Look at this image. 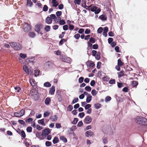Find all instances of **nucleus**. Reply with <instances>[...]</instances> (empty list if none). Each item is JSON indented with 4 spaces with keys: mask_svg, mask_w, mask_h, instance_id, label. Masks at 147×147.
<instances>
[{
    "mask_svg": "<svg viewBox=\"0 0 147 147\" xmlns=\"http://www.w3.org/2000/svg\"><path fill=\"white\" fill-rule=\"evenodd\" d=\"M135 121L139 124L144 126L147 125V119L144 117L142 116H138L137 117Z\"/></svg>",
    "mask_w": 147,
    "mask_h": 147,
    "instance_id": "f257e3e1",
    "label": "nucleus"
},
{
    "mask_svg": "<svg viewBox=\"0 0 147 147\" xmlns=\"http://www.w3.org/2000/svg\"><path fill=\"white\" fill-rule=\"evenodd\" d=\"M10 46L16 51L20 50L22 48V46L21 44L18 42H11L9 43Z\"/></svg>",
    "mask_w": 147,
    "mask_h": 147,
    "instance_id": "f03ea898",
    "label": "nucleus"
},
{
    "mask_svg": "<svg viewBox=\"0 0 147 147\" xmlns=\"http://www.w3.org/2000/svg\"><path fill=\"white\" fill-rule=\"evenodd\" d=\"M51 134V131L49 128H47L42 131V136L46 137L47 136Z\"/></svg>",
    "mask_w": 147,
    "mask_h": 147,
    "instance_id": "7ed1b4c3",
    "label": "nucleus"
},
{
    "mask_svg": "<svg viewBox=\"0 0 147 147\" xmlns=\"http://www.w3.org/2000/svg\"><path fill=\"white\" fill-rule=\"evenodd\" d=\"M42 28V24L39 23L35 25L34 30L38 34L41 30Z\"/></svg>",
    "mask_w": 147,
    "mask_h": 147,
    "instance_id": "20e7f679",
    "label": "nucleus"
},
{
    "mask_svg": "<svg viewBox=\"0 0 147 147\" xmlns=\"http://www.w3.org/2000/svg\"><path fill=\"white\" fill-rule=\"evenodd\" d=\"M92 119L91 117L89 116H87L84 120V122L86 124H89L92 121Z\"/></svg>",
    "mask_w": 147,
    "mask_h": 147,
    "instance_id": "39448f33",
    "label": "nucleus"
},
{
    "mask_svg": "<svg viewBox=\"0 0 147 147\" xmlns=\"http://www.w3.org/2000/svg\"><path fill=\"white\" fill-rule=\"evenodd\" d=\"M53 66V63L49 61H47L44 64V66L47 69L49 68H51Z\"/></svg>",
    "mask_w": 147,
    "mask_h": 147,
    "instance_id": "423d86ee",
    "label": "nucleus"
},
{
    "mask_svg": "<svg viewBox=\"0 0 147 147\" xmlns=\"http://www.w3.org/2000/svg\"><path fill=\"white\" fill-rule=\"evenodd\" d=\"M82 6L86 10L88 9V10H89V9H88L91 6H92L93 5H92L89 6H87L86 5V2L85 1V0H82Z\"/></svg>",
    "mask_w": 147,
    "mask_h": 147,
    "instance_id": "0eeeda50",
    "label": "nucleus"
},
{
    "mask_svg": "<svg viewBox=\"0 0 147 147\" xmlns=\"http://www.w3.org/2000/svg\"><path fill=\"white\" fill-rule=\"evenodd\" d=\"M25 25L26 26L24 29V31L26 32H28L30 30L31 28V26L28 23H26Z\"/></svg>",
    "mask_w": 147,
    "mask_h": 147,
    "instance_id": "6e6552de",
    "label": "nucleus"
},
{
    "mask_svg": "<svg viewBox=\"0 0 147 147\" xmlns=\"http://www.w3.org/2000/svg\"><path fill=\"white\" fill-rule=\"evenodd\" d=\"M31 96L33 97L34 101L38 100L40 98L39 94L38 92H37L35 94H31Z\"/></svg>",
    "mask_w": 147,
    "mask_h": 147,
    "instance_id": "1a4fd4ad",
    "label": "nucleus"
},
{
    "mask_svg": "<svg viewBox=\"0 0 147 147\" xmlns=\"http://www.w3.org/2000/svg\"><path fill=\"white\" fill-rule=\"evenodd\" d=\"M53 20L49 16H47L46 18L45 22L48 24H50L52 23Z\"/></svg>",
    "mask_w": 147,
    "mask_h": 147,
    "instance_id": "9d476101",
    "label": "nucleus"
},
{
    "mask_svg": "<svg viewBox=\"0 0 147 147\" xmlns=\"http://www.w3.org/2000/svg\"><path fill=\"white\" fill-rule=\"evenodd\" d=\"M94 134V133L91 130H88L85 133V136L87 137H89V136H92Z\"/></svg>",
    "mask_w": 147,
    "mask_h": 147,
    "instance_id": "9b49d317",
    "label": "nucleus"
},
{
    "mask_svg": "<svg viewBox=\"0 0 147 147\" xmlns=\"http://www.w3.org/2000/svg\"><path fill=\"white\" fill-rule=\"evenodd\" d=\"M99 18L103 21H105L107 20V18L106 15L102 14L99 16Z\"/></svg>",
    "mask_w": 147,
    "mask_h": 147,
    "instance_id": "f8f14e48",
    "label": "nucleus"
},
{
    "mask_svg": "<svg viewBox=\"0 0 147 147\" xmlns=\"http://www.w3.org/2000/svg\"><path fill=\"white\" fill-rule=\"evenodd\" d=\"M55 91V87L53 86L50 88L49 91V93L51 94V95H53Z\"/></svg>",
    "mask_w": 147,
    "mask_h": 147,
    "instance_id": "ddd939ff",
    "label": "nucleus"
},
{
    "mask_svg": "<svg viewBox=\"0 0 147 147\" xmlns=\"http://www.w3.org/2000/svg\"><path fill=\"white\" fill-rule=\"evenodd\" d=\"M29 37L31 38H33L35 37L36 36L35 34L33 32H30L28 34Z\"/></svg>",
    "mask_w": 147,
    "mask_h": 147,
    "instance_id": "4468645a",
    "label": "nucleus"
},
{
    "mask_svg": "<svg viewBox=\"0 0 147 147\" xmlns=\"http://www.w3.org/2000/svg\"><path fill=\"white\" fill-rule=\"evenodd\" d=\"M38 123L43 126H45V124L44 122V119L43 118L40 120L38 121Z\"/></svg>",
    "mask_w": 147,
    "mask_h": 147,
    "instance_id": "2eb2a0df",
    "label": "nucleus"
},
{
    "mask_svg": "<svg viewBox=\"0 0 147 147\" xmlns=\"http://www.w3.org/2000/svg\"><path fill=\"white\" fill-rule=\"evenodd\" d=\"M36 56L29 57L28 58V61L29 63H34V60L35 59Z\"/></svg>",
    "mask_w": 147,
    "mask_h": 147,
    "instance_id": "dca6fc26",
    "label": "nucleus"
},
{
    "mask_svg": "<svg viewBox=\"0 0 147 147\" xmlns=\"http://www.w3.org/2000/svg\"><path fill=\"white\" fill-rule=\"evenodd\" d=\"M118 75V78H120L124 75V71L123 70H121L120 72L117 73Z\"/></svg>",
    "mask_w": 147,
    "mask_h": 147,
    "instance_id": "f3484780",
    "label": "nucleus"
},
{
    "mask_svg": "<svg viewBox=\"0 0 147 147\" xmlns=\"http://www.w3.org/2000/svg\"><path fill=\"white\" fill-rule=\"evenodd\" d=\"M92 96L90 95L88 96H87L86 99V102L87 103H89L92 100Z\"/></svg>",
    "mask_w": 147,
    "mask_h": 147,
    "instance_id": "a211bd4d",
    "label": "nucleus"
},
{
    "mask_svg": "<svg viewBox=\"0 0 147 147\" xmlns=\"http://www.w3.org/2000/svg\"><path fill=\"white\" fill-rule=\"evenodd\" d=\"M52 142L54 144H55L59 142V139L57 137L55 136L54 137Z\"/></svg>",
    "mask_w": 147,
    "mask_h": 147,
    "instance_id": "6ab92c4d",
    "label": "nucleus"
},
{
    "mask_svg": "<svg viewBox=\"0 0 147 147\" xmlns=\"http://www.w3.org/2000/svg\"><path fill=\"white\" fill-rule=\"evenodd\" d=\"M57 94V98L59 101V102H61L63 100V97L61 95V94L59 93Z\"/></svg>",
    "mask_w": 147,
    "mask_h": 147,
    "instance_id": "aec40b11",
    "label": "nucleus"
},
{
    "mask_svg": "<svg viewBox=\"0 0 147 147\" xmlns=\"http://www.w3.org/2000/svg\"><path fill=\"white\" fill-rule=\"evenodd\" d=\"M51 101V99L49 97H47L45 101V104L46 105H48Z\"/></svg>",
    "mask_w": 147,
    "mask_h": 147,
    "instance_id": "412c9836",
    "label": "nucleus"
},
{
    "mask_svg": "<svg viewBox=\"0 0 147 147\" xmlns=\"http://www.w3.org/2000/svg\"><path fill=\"white\" fill-rule=\"evenodd\" d=\"M71 59L70 58L68 57H65L64 58V60H63V61L65 62L69 63V62L71 61Z\"/></svg>",
    "mask_w": 147,
    "mask_h": 147,
    "instance_id": "4be33fe9",
    "label": "nucleus"
},
{
    "mask_svg": "<svg viewBox=\"0 0 147 147\" xmlns=\"http://www.w3.org/2000/svg\"><path fill=\"white\" fill-rule=\"evenodd\" d=\"M60 139L65 143H67V139L66 138H65L64 136H61L60 137Z\"/></svg>",
    "mask_w": 147,
    "mask_h": 147,
    "instance_id": "5701e85b",
    "label": "nucleus"
},
{
    "mask_svg": "<svg viewBox=\"0 0 147 147\" xmlns=\"http://www.w3.org/2000/svg\"><path fill=\"white\" fill-rule=\"evenodd\" d=\"M94 107L96 109H100L101 106V105L99 103H97L95 104L94 105Z\"/></svg>",
    "mask_w": 147,
    "mask_h": 147,
    "instance_id": "b1692460",
    "label": "nucleus"
},
{
    "mask_svg": "<svg viewBox=\"0 0 147 147\" xmlns=\"http://www.w3.org/2000/svg\"><path fill=\"white\" fill-rule=\"evenodd\" d=\"M78 120H79L78 118H74V120L71 122V123L72 124L75 125L77 123Z\"/></svg>",
    "mask_w": 147,
    "mask_h": 147,
    "instance_id": "393cba45",
    "label": "nucleus"
},
{
    "mask_svg": "<svg viewBox=\"0 0 147 147\" xmlns=\"http://www.w3.org/2000/svg\"><path fill=\"white\" fill-rule=\"evenodd\" d=\"M33 5V3L31 1V0H27V5L28 6L30 7H31L32 5Z\"/></svg>",
    "mask_w": 147,
    "mask_h": 147,
    "instance_id": "a878e982",
    "label": "nucleus"
},
{
    "mask_svg": "<svg viewBox=\"0 0 147 147\" xmlns=\"http://www.w3.org/2000/svg\"><path fill=\"white\" fill-rule=\"evenodd\" d=\"M41 136H42V134L40 132H38L36 134V137L37 138H39L40 140H42L43 139L40 138Z\"/></svg>",
    "mask_w": 147,
    "mask_h": 147,
    "instance_id": "bb28decb",
    "label": "nucleus"
},
{
    "mask_svg": "<svg viewBox=\"0 0 147 147\" xmlns=\"http://www.w3.org/2000/svg\"><path fill=\"white\" fill-rule=\"evenodd\" d=\"M24 70L28 74H29V70L28 68L25 65H24L23 67Z\"/></svg>",
    "mask_w": 147,
    "mask_h": 147,
    "instance_id": "cd10ccee",
    "label": "nucleus"
},
{
    "mask_svg": "<svg viewBox=\"0 0 147 147\" xmlns=\"http://www.w3.org/2000/svg\"><path fill=\"white\" fill-rule=\"evenodd\" d=\"M51 84L49 82H46L44 84V86L46 87H49L51 86Z\"/></svg>",
    "mask_w": 147,
    "mask_h": 147,
    "instance_id": "c85d7f7f",
    "label": "nucleus"
},
{
    "mask_svg": "<svg viewBox=\"0 0 147 147\" xmlns=\"http://www.w3.org/2000/svg\"><path fill=\"white\" fill-rule=\"evenodd\" d=\"M51 29V27L49 25H46L44 28L45 30L47 32H48L50 31Z\"/></svg>",
    "mask_w": 147,
    "mask_h": 147,
    "instance_id": "c756f323",
    "label": "nucleus"
},
{
    "mask_svg": "<svg viewBox=\"0 0 147 147\" xmlns=\"http://www.w3.org/2000/svg\"><path fill=\"white\" fill-rule=\"evenodd\" d=\"M95 65V64L94 62L92 61H90V63L88 64V66L90 67H94Z\"/></svg>",
    "mask_w": 147,
    "mask_h": 147,
    "instance_id": "7c9ffc66",
    "label": "nucleus"
},
{
    "mask_svg": "<svg viewBox=\"0 0 147 147\" xmlns=\"http://www.w3.org/2000/svg\"><path fill=\"white\" fill-rule=\"evenodd\" d=\"M117 102H123L124 99L121 97H118L116 99Z\"/></svg>",
    "mask_w": 147,
    "mask_h": 147,
    "instance_id": "2f4dec72",
    "label": "nucleus"
},
{
    "mask_svg": "<svg viewBox=\"0 0 147 147\" xmlns=\"http://www.w3.org/2000/svg\"><path fill=\"white\" fill-rule=\"evenodd\" d=\"M37 92H38L37 90L35 89H32V90H31L30 91V93H31V94H35L36 93H37Z\"/></svg>",
    "mask_w": 147,
    "mask_h": 147,
    "instance_id": "473e14b6",
    "label": "nucleus"
},
{
    "mask_svg": "<svg viewBox=\"0 0 147 147\" xmlns=\"http://www.w3.org/2000/svg\"><path fill=\"white\" fill-rule=\"evenodd\" d=\"M20 116H22L25 115V111L24 109H23L21 110L20 112Z\"/></svg>",
    "mask_w": 147,
    "mask_h": 147,
    "instance_id": "72a5a7b5",
    "label": "nucleus"
},
{
    "mask_svg": "<svg viewBox=\"0 0 147 147\" xmlns=\"http://www.w3.org/2000/svg\"><path fill=\"white\" fill-rule=\"evenodd\" d=\"M123 63L121 61V59H119L117 61V65L120 66H122L123 64Z\"/></svg>",
    "mask_w": 147,
    "mask_h": 147,
    "instance_id": "f704fd0d",
    "label": "nucleus"
},
{
    "mask_svg": "<svg viewBox=\"0 0 147 147\" xmlns=\"http://www.w3.org/2000/svg\"><path fill=\"white\" fill-rule=\"evenodd\" d=\"M50 113L48 111L44 112L43 114V116L45 117H47L50 115Z\"/></svg>",
    "mask_w": 147,
    "mask_h": 147,
    "instance_id": "c9c22d12",
    "label": "nucleus"
},
{
    "mask_svg": "<svg viewBox=\"0 0 147 147\" xmlns=\"http://www.w3.org/2000/svg\"><path fill=\"white\" fill-rule=\"evenodd\" d=\"M132 84L134 87H136L138 84V82L137 81H133L131 82Z\"/></svg>",
    "mask_w": 147,
    "mask_h": 147,
    "instance_id": "e433bc0d",
    "label": "nucleus"
},
{
    "mask_svg": "<svg viewBox=\"0 0 147 147\" xmlns=\"http://www.w3.org/2000/svg\"><path fill=\"white\" fill-rule=\"evenodd\" d=\"M67 111H71L73 109V107L71 105H69L67 107Z\"/></svg>",
    "mask_w": 147,
    "mask_h": 147,
    "instance_id": "4c0bfd02",
    "label": "nucleus"
},
{
    "mask_svg": "<svg viewBox=\"0 0 147 147\" xmlns=\"http://www.w3.org/2000/svg\"><path fill=\"white\" fill-rule=\"evenodd\" d=\"M78 101V97L74 98L72 102V104H74L77 102Z\"/></svg>",
    "mask_w": 147,
    "mask_h": 147,
    "instance_id": "58836bf2",
    "label": "nucleus"
},
{
    "mask_svg": "<svg viewBox=\"0 0 147 147\" xmlns=\"http://www.w3.org/2000/svg\"><path fill=\"white\" fill-rule=\"evenodd\" d=\"M21 136L23 138H24L26 137V135L24 131L22 130V131L20 133Z\"/></svg>",
    "mask_w": 147,
    "mask_h": 147,
    "instance_id": "ea45409f",
    "label": "nucleus"
},
{
    "mask_svg": "<svg viewBox=\"0 0 147 147\" xmlns=\"http://www.w3.org/2000/svg\"><path fill=\"white\" fill-rule=\"evenodd\" d=\"M32 127L31 126L28 127L26 128V131L30 133L32 131Z\"/></svg>",
    "mask_w": 147,
    "mask_h": 147,
    "instance_id": "a19ab883",
    "label": "nucleus"
},
{
    "mask_svg": "<svg viewBox=\"0 0 147 147\" xmlns=\"http://www.w3.org/2000/svg\"><path fill=\"white\" fill-rule=\"evenodd\" d=\"M20 56L22 58L24 59L27 56L26 54L20 53Z\"/></svg>",
    "mask_w": 147,
    "mask_h": 147,
    "instance_id": "79ce46f5",
    "label": "nucleus"
},
{
    "mask_svg": "<svg viewBox=\"0 0 147 147\" xmlns=\"http://www.w3.org/2000/svg\"><path fill=\"white\" fill-rule=\"evenodd\" d=\"M91 6V7H91L90 10L92 12H94V11H95L96 10V8H98V7L96 6Z\"/></svg>",
    "mask_w": 147,
    "mask_h": 147,
    "instance_id": "37998d69",
    "label": "nucleus"
},
{
    "mask_svg": "<svg viewBox=\"0 0 147 147\" xmlns=\"http://www.w3.org/2000/svg\"><path fill=\"white\" fill-rule=\"evenodd\" d=\"M33 119L31 117L28 118L25 121L26 123H30L32 122L33 121Z\"/></svg>",
    "mask_w": 147,
    "mask_h": 147,
    "instance_id": "c03bdc74",
    "label": "nucleus"
},
{
    "mask_svg": "<svg viewBox=\"0 0 147 147\" xmlns=\"http://www.w3.org/2000/svg\"><path fill=\"white\" fill-rule=\"evenodd\" d=\"M45 144L46 146L49 147L51 145L52 143L50 142L47 141L45 142Z\"/></svg>",
    "mask_w": 147,
    "mask_h": 147,
    "instance_id": "a18cd8bd",
    "label": "nucleus"
},
{
    "mask_svg": "<svg viewBox=\"0 0 147 147\" xmlns=\"http://www.w3.org/2000/svg\"><path fill=\"white\" fill-rule=\"evenodd\" d=\"M77 129L76 127V125H73L70 128V130L71 131H74Z\"/></svg>",
    "mask_w": 147,
    "mask_h": 147,
    "instance_id": "49530a36",
    "label": "nucleus"
},
{
    "mask_svg": "<svg viewBox=\"0 0 147 147\" xmlns=\"http://www.w3.org/2000/svg\"><path fill=\"white\" fill-rule=\"evenodd\" d=\"M89 42L92 43H94L95 42V39L93 37H91L89 39Z\"/></svg>",
    "mask_w": 147,
    "mask_h": 147,
    "instance_id": "de8ad7c7",
    "label": "nucleus"
},
{
    "mask_svg": "<svg viewBox=\"0 0 147 147\" xmlns=\"http://www.w3.org/2000/svg\"><path fill=\"white\" fill-rule=\"evenodd\" d=\"M14 116L16 117H20V112H15L13 113Z\"/></svg>",
    "mask_w": 147,
    "mask_h": 147,
    "instance_id": "09e8293b",
    "label": "nucleus"
},
{
    "mask_svg": "<svg viewBox=\"0 0 147 147\" xmlns=\"http://www.w3.org/2000/svg\"><path fill=\"white\" fill-rule=\"evenodd\" d=\"M85 90L89 92L91 90V88L90 86H86L85 88Z\"/></svg>",
    "mask_w": 147,
    "mask_h": 147,
    "instance_id": "8fccbe9b",
    "label": "nucleus"
},
{
    "mask_svg": "<svg viewBox=\"0 0 147 147\" xmlns=\"http://www.w3.org/2000/svg\"><path fill=\"white\" fill-rule=\"evenodd\" d=\"M111 97L109 96H107L105 98V101L106 102L109 101L111 100Z\"/></svg>",
    "mask_w": 147,
    "mask_h": 147,
    "instance_id": "3c124183",
    "label": "nucleus"
},
{
    "mask_svg": "<svg viewBox=\"0 0 147 147\" xmlns=\"http://www.w3.org/2000/svg\"><path fill=\"white\" fill-rule=\"evenodd\" d=\"M39 71L38 70H34V76L36 77L39 75Z\"/></svg>",
    "mask_w": 147,
    "mask_h": 147,
    "instance_id": "603ef678",
    "label": "nucleus"
},
{
    "mask_svg": "<svg viewBox=\"0 0 147 147\" xmlns=\"http://www.w3.org/2000/svg\"><path fill=\"white\" fill-rule=\"evenodd\" d=\"M103 31V28L102 27H100L98 28L97 30V33L99 34H101Z\"/></svg>",
    "mask_w": 147,
    "mask_h": 147,
    "instance_id": "864d4df0",
    "label": "nucleus"
},
{
    "mask_svg": "<svg viewBox=\"0 0 147 147\" xmlns=\"http://www.w3.org/2000/svg\"><path fill=\"white\" fill-rule=\"evenodd\" d=\"M48 7L47 5H44L43 8V11H44L46 12L48 10Z\"/></svg>",
    "mask_w": 147,
    "mask_h": 147,
    "instance_id": "5fc2aeb1",
    "label": "nucleus"
},
{
    "mask_svg": "<svg viewBox=\"0 0 147 147\" xmlns=\"http://www.w3.org/2000/svg\"><path fill=\"white\" fill-rule=\"evenodd\" d=\"M85 113L84 112H82L80 113L79 114L78 116L80 118H82L85 116Z\"/></svg>",
    "mask_w": 147,
    "mask_h": 147,
    "instance_id": "6e6d98bb",
    "label": "nucleus"
},
{
    "mask_svg": "<svg viewBox=\"0 0 147 147\" xmlns=\"http://www.w3.org/2000/svg\"><path fill=\"white\" fill-rule=\"evenodd\" d=\"M35 82V80L34 79H30V82L32 85V86H35V83L34 82Z\"/></svg>",
    "mask_w": 147,
    "mask_h": 147,
    "instance_id": "4d7b16f0",
    "label": "nucleus"
},
{
    "mask_svg": "<svg viewBox=\"0 0 147 147\" xmlns=\"http://www.w3.org/2000/svg\"><path fill=\"white\" fill-rule=\"evenodd\" d=\"M98 48V45L97 44H95L93 45L92 46V48L94 49H97Z\"/></svg>",
    "mask_w": 147,
    "mask_h": 147,
    "instance_id": "13d9d810",
    "label": "nucleus"
},
{
    "mask_svg": "<svg viewBox=\"0 0 147 147\" xmlns=\"http://www.w3.org/2000/svg\"><path fill=\"white\" fill-rule=\"evenodd\" d=\"M109 83L110 84H115V80L114 79H111L109 81Z\"/></svg>",
    "mask_w": 147,
    "mask_h": 147,
    "instance_id": "bf43d9fd",
    "label": "nucleus"
},
{
    "mask_svg": "<svg viewBox=\"0 0 147 147\" xmlns=\"http://www.w3.org/2000/svg\"><path fill=\"white\" fill-rule=\"evenodd\" d=\"M53 117H54V118L52 117V118H50L52 120V121H56L57 120V118H58V117L57 116V115H55L53 116Z\"/></svg>",
    "mask_w": 147,
    "mask_h": 147,
    "instance_id": "052dcab7",
    "label": "nucleus"
},
{
    "mask_svg": "<svg viewBox=\"0 0 147 147\" xmlns=\"http://www.w3.org/2000/svg\"><path fill=\"white\" fill-rule=\"evenodd\" d=\"M65 23V22L64 20L62 19L59 21V24L60 25H63Z\"/></svg>",
    "mask_w": 147,
    "mask_h": 147,
    "instance_id": "680f3d73",
    "label": "nucleus"
},
{
    "mask_svg": "<svg viewBox=\"0 0 147 147\" xmlns=\"http://www.w3.org/2000/svg\"><path fill=\"white\" fill-rule=\"evenodd\" d=\"M91 94L92 96H94L97 94V93L95 89H93L91 91Z\"/></svg>",
    "mask_w": 147,
    "mask_h": 147,
    "instance_id": "e2e57ef3",
    "label": "nucleus"
},
{
    "mask_svg": "<svg viewBox=\"0 0 147 147\" xmlns=\"http://www.w3.org/2000/svg\"><path fill=\"white\" fill-rule=\"evenodd\" d=\"M81 2V0H74V3L78 5H80Z\"/></svg>",
    "mask_w": 147,
    "mask_h": 147,
    "instance_id": "0e129e2a",
    "label": "nucleus"
},
{
    "mask_svg": "<svg viewBox=\"0 0 147 147\" xmlns=\"http://www.w3.org/2000/svg\"><path fill=\"white\" fill-rule=\"evenodd\" d=\"M80 36V35L79 34H77L74 36V38L77 40L78 39Z\"/></svg>",
    "mask_w": 147,
    "mask_h": 147,
    "instance_id": "69168bd1",
    "label": "nucleus"
},
{
    "mask_svg": "<svg viewBox=\"0 0 147 147\" xmlns=\"http://www.w3.org/2000/svg\"><path fill=\"white\" fill-rule=\"evenodd\" d=\"M84 78L83 77H81L78 79V82L80 83H82L84 80Z\"/></svg>",
    "mask_w": 147,
    "mask_h": 147,
    "instance_id": "338daca9",
    "label": "nucleus"
},
{
    "mask_svg": "<svg viewBox=\"0 0 147 147\" xmlns=\"http://www.w3.org/2000/svg\"><path fill=\"white\" fill-rule=\"evenodd\" d=\"M83 125V123L82 121H80L77 125L78 127H81Z\"/></svg>",
    "mask_w": 147,
    "mask_h": 147,
    "instance_id": "774afa93",
    "label": "nucleus"
}]
</instances>
